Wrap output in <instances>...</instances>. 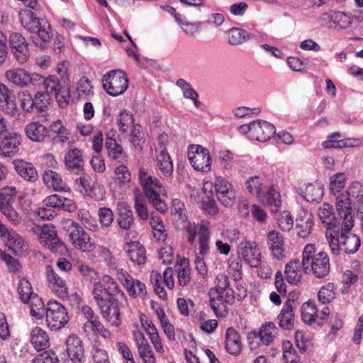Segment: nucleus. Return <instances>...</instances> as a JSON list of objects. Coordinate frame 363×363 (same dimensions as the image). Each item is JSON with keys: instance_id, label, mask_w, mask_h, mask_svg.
I'll return each instance as SVG.
<instances>
[{"instance_id": "obj_44", "label": "nucleus", "mask_w": 363, "mask_h": 363, "mask_svg": "<svg viewBox=\"0 0 363 363\" xmlns=\"http://www.w3.org/2000/svg\"><path fill=\"white\" fill-rule=\"evenodd\" d=\"M302 264L298 259L291 260L285 267L286 279L289 284H297L302 279Z\"/></svg>"}, {"instance_id": "obj_14", "label": "nucleus", "mask_w": 363, "mask_h": 363, "mask_svg": "<svg viewBox=\"0 0 363 363\" xmlns=\"http://www.w3.org/2000/svg\"><path fill=\"white\" fill-rule=\"evenodd\" d=\"M33 231L38 235L40 243L48 247L52 252H58L65 250V246L59 240L53 225L45 224L41 227L37 226L33 229Z\"/></svg>"}, {"instance_id": "obj_38", "label": "nucleus", "mask_w": 363, "mask_h": 363, "mask_svg": "<svg viewBox=\"0 0 363 363\" xmlns=\"http://www.w3.org/2000/svg\"><path fill=\"white\" fill-rule=\"evenodd\" d=\"M104 307L101 306L99 309L103 318L111 325L118 327L121 323V314L118 306L114 301L106 303Z\"/></svg>"}, {"instance_id": "obj_35", "label": "nucleus", "mask_w": 363, "mask_h": 363, "mask_svg": "<svg viewBox=\"0 0 363 363\" xmlns=\"http://www.w3.org/2000/svg\"><path fill=\"white\" fill-rule=\"evenodd\" d=\"M156 166L164 177H169L173 173V162L167 150H155Z\"/></svg>"}, {"instance_id": "obj_4", "label": "nucleus", "mask_w": 363, "mask_h": 363, "mask_svg": "<svg viewBox=\"0 0 363 363\" xmlns=\"http://www.w3.org/2000/svg\"><path fill=\"white\" fill-rule=\"evenodd\" d=\"M342 225L325 233L327 240L329 242L331 251L333 254H339L340 250L342 249L346 253L356 252L361 245V240L358 236L349 232Z\"/></svg>"}, {"instance_id": "obj_46", "label": "nucleus", "mask_w": 363, "mask_h": 363, "mask_svg": "<svg viewBox=\"0 0 363 363\" xmlns=\"http://www.w3.org/2000/svg\"><path fill=\"white\" fill-rule=\"evenodd\" d=\"M279 326L284 330H291L294 325V312L290 301H286L278 315Z\"/></svg>"}, {"instance_id": "obj_32", "label": "nucleus", "mask_w": 363, "mask_h": 363, "mask_svg": "<svg viewBox=\"0 0 363 363\" xmlns=\"http://www.w3.org/2000/svg\"><path fill=\"white\" fill-rule=\"evenodd\" d=\"M113 182L121 191H126L132 186V175L126 165L120 164L115 168Z\"/></svg>"}, {"instance_id": "obj_50", "label": "nucleus", "mask_w": 363, "mask_h": 363, "mask_svg": "<svg viewBox=\"0 0 363 363\" xmlns=\"http://www.w3.org/2000/svg\"><path fill=\"white\" fill-rule=\"evenodd\" d=\"M150 224L154 239L157 242H164L167 238V233L161 217L152 215Z\"/></svg>"}, {"instance_id": "obj_15", "label": "nucleus", "mask_w": 363, "mask_h": 363, "mask_svg": "<svg viewBox=\"0 0 363 363\" xmlns=\"http://www.w3.org/2000/svg\"><path fill=\"white\" fill-rule=\"evenodd\" d=\"M238 257L249 267H257L262 260L261 247L256 241L242 240L238 247Z\"/></svg>"}, {"instance_id": "obj_13", "label": "nucleus", "mask_w": 363, "mask_h": 363, "mask_svg": "<svg viewBox=\"0 0 363 363\" xmlns=\"http://www.w3.org/2000/svg\"><path fill=\"white\" fill-rule=\"evenodd\" d=\"M150 282L153 286L155 293L158 297L165 301L167 299V294L164 288V284L169 290L174 287L175 281L174 271L172 267H167L163 272L162 276L160 272L152 270L150 277Z\"/></svg>"}, {"instance_id": "obj_63", "label": "nucleus", "mask_w": 363, "mask_h": 363, "mask_svg": "<svg viewBox=\"0 0 363 363\" xmlns=\"http://www.w3.org/2000/svg\"><path fill=\"white\" fill-rule=\"evenodd\" d=\"M283 358L286 363H299L300 358L289 340H284L281 345Z\"/></svg>"}, {"instance_id": "obj_61", "label": "nucleus", "mask_w": 363, "mask_h": 363, "mask_svg": "<svg viewBox=\"0 0 363 363\" xmlns=\"http://www.w3.org/2000/svg\"><path fill=\"white\" fill-rule=\"evenodd\" d=\"M177 85L182 89L185 98L191 99L196 107H200L201 102L198 100L199 94L189 83L183 79H179L177 82Z\"/></svg>"}, {"instance_id": "obj_52", "label": "nucleus", "mask_w": 363, "mask_h": 363, "mask_svg": "<svg viewBox=\"0 0 363 363\" xmlns=\"http://www.w3.org/2000/svg\"><path fill=\"white\" fill-rule=\"evenodd\" d=\"M106 147L108 150V155L110 158L118 162H123L126 158V154L123 147L116 140L108 138L106 141Z\"/></svg>"}, {"instance_id": "obj_10", "label": "nucleus", "mask_w": 363, "mask_h": 363, "mask_svg": "<svg viewBox=\"0 0 363 363\" xmlns=\"http://www.w3.org/2000/svg\"><path fill=\"white\" fill-rule=\"evenodd\" d=\"M335 209L338 216L342 218V225L346 230H351L354 225L353 209L352 206V183L342 194L334 196Z\"/></svg>"}, {"instance_id": "obj_21", "label": "nucleus", "mask_w": 363, "mask_h": 363, "mask_svg": "<svg viewBox=\"0 0 363 363\" xmlns=\"http://www.w3.org/2000/svg\"><path fill=\"white\" fill-rule=\"evenodd\" d=\"M0 238L9 250L16 253L26 250L27 245L24 239L13 229H9L0 220Z\"/></svg>"}, {"instance_id": "obj_53", "label": "nucleus", "mask_w": 363, "mask_h": 363, "mask_svg": "<svg viewBox=\"0 0 363 363\" xmlns=\"http://www.w3.org/2000/svg\"><path fill=\"white\" fill-rule=\"evenodd\" d=\"M6 79L21 87L26 86V80L28 78V72L21 68H13L5 72Z\"/></svg>"}, {"instance_id": "obj_64", "label": "nucleus", "mask_w": 363, "mask_h": 363, "mask_svg": "<svg viewBox=\"0 0 363 363\" xmlns=\"http://www.w3.org/2000/svg\"><path fill=\"white\" fill-rule=\"evenodd\" d=\"M50 131L55 134L59 140L62 142H67L69 138V131L60 120L53 121L50 125Z\"/></svg>"}, {"instance_id": "obj_54", "label": "nucleus", "mask_w": 363, "mask_h": 363, "mask_svg": "<svg viewBox=\"0 0 363 363\" xmlns=\"http://www.w3.org/2000/svg\"><path fill=\"white\" fill-rule=\"evenodd\" d=\"M347 176L345 173L339 172L330 177L329 190L333 196L342 194L347 183Z\"/></svg>"}, {"instance_id": "obj_11", "label": "nucleus", "mask_w": 363, "mask_h": 363, "mask_svg": "<svg viewBox=\"0 0 363 363\" xmlns=\"http://www.w3.org/2000/svg\"><path fill=\"white\" fill-rule=\"evenodd\" d=\"M116 277L130 298L133 299L145 298L147 296V291L145 284L139 279H134L126 270L117 269Z\"/></svg>"}, {"instance_id": "obj_57", "label": "nucleus", "mask_w": 363, "mask_h": 363, "mask_svg": "<svg viewBox=\"0 0 363 363\" xmlns=\"http://www.w3.org/2000/svg\"><path fill=\"white\" fill-rule=\"evenodd\" d=\"M118 127L123 133H127L129 130L135 124L133 115L128 110H122L117 118Z\"/></svg>"}, {"instance_id": "obj_51", "label": "nucleus", "mask_w": 363, "mask_h": 363, "mask_svg": "<svg viewBox=\"0 0 363 363\" xmlns=\"http://www.w3.org/2000/svg\"><path fill=\"white\" fill-rule=\"evenodd\" d=\"M339 133H333L328 137V139L323 142L322 145L325 148H343L353 146L354 142L352 139H342Z\"/></svg>"}, {"instance_id": "obj_26", "label": "nucleus", "mask_w": 363, "mask_h": 363, "mask_svg": "<svg viewBox=\"0 0 363 363\" xmlns=\"http://www.w3.org/2000/svg\"><path fill=\"white\" fill-rule=\"evenodd\" d=\"M21 138V134L16 132H11L4 135L0 141V155L12 157L16 155L19 150Z\"/></svg>"}, {"instance_id": "obj_6", "label": "nucleus", "mask_w": 363, "mask_h": 363, "mask_svg": "<svg viewBox=\"0 0 363 363\" xmlns=\"http://www.w3.org/2000/svg\"><path fill=\"white\" fill-rule=\"evenodd\" d=\"M203 191L213 193L214 189L216 196L219 202L228 207L231 206L235 199V192L233 184L223 177H217L215 182L206 181L203 183Z\"/></svg>"}, {"instance_id": "obj_58", "label": "nucleus", "mask_w": 363, "mask_h": 363, "mask_svg": "<svg viewBox=\"0 0 363 363\" xmlns=\"http://www.w3.org/2000/svg\"><path fill=\"white\" fill-rule=\"evenodd\" d=\"M18 191L16 187L6 186L0 189V209L11 206L16 197Z\"/></svg>"}, {"instance_id": "obj_18", "label": "nucleus", "mask_w": 363, "mask_h": 363, "mask_svg": "<svg viewBox=\"0 0 363 363\" xmlns=\"http://www.w3.org/2000/svg\"><path fill=\"white\" fill-rule=\"evenodd\" d=\"M43 85L45 94L55 96L60 107H65L68 104L70 97L69 91L68 89H62L61 84L56 76L50 75L45 78Z\"/></svg>"}, {"instance_id": "obj_7", "label": "nucleus", "mask_w": 363, "mask_h": 363, "mask_svg": "<svg viewBox=\"0 0 363 363\" xmlns=\"http://www.w3.org/2000/svg\"><path fill=\"white\" fill-rule=\"evenodd\" d=\"M129 79L127 74L121 69H113L106 72L102 77V87L110 96H118L128 88Z\"/></svg>"}, {"instance_id": "obj_8", "label": "nucleus", "mask_w": 363, "mask_h": 363, "mask_svg": "<svg viewBox=\"0 0 363 363\" xmlns=\"http://www.w3.org/2000/svg\"><path fill=\"white\" fill-rule=\"evenodd\" d=\"M45 320L50 330L62 329L69 321L67 309L58 301H49L45 308Z\"/></svg>"}, {"instance_id": "obj_25", "label": "nucleus", "mask_w": 363, "mask_h": 363, "mask_svg": "<svg viewBox=\"0 0 363 363\" xmlns=\"http://www.w3.org/2000/svg\"><path fill=\"white\" fill-rule=\"evenodd\" d=\"M267 243L272 256L277 260L285 258V245L283 235L276 230H270L267 235Z\"/></svg>"}, {"instance_id": "obj_40", "label": "nucleus", "mask_w": 363, "mask_h": 363, "mask_svg": "<svg viewBox=\"0 0 363 363\" xmlns=\"http://www.w3.org/2000/svg\"><path fill=\"white\" fill-rule=\"evenodd\" d=\"M25 133L26 137L33 142H43L48 136V130L43 124L33 121L26 126Z\"/></svg>"}, {"instance_id": "obj_1", "label": "nucleus", "mask_w": 363, "mask_h": 363, "mask_svg": "<svg viewBox=\"0 0 363 363\" xmlns=\"http://www.w3.org/2000/svg\"><path fill=\"white\" fill-rule=\"evenodd\" d=\"M301 264L306 274H311L316 278H323L330 272V257L328 253L318 250L313 243H308L303 247Z\"/></svg>"}, {"instance_id": "obj_42", "label": "nucleus", "mask_w": 363, "mask_h": 363, "mask_svg": "<svg viewBox=\"0 0 363 363\" xmlns=\"http://www.w3.org/2000/svg\"><path fill=\"white\" fill-rule=\"evenodd\" d=\"M30 342L37 350H43L50 346V337L48 333L38 326L31 330Z\"/></svg>"}, {"instance_id": "obj_60", "label": "nucleus", "mask_w": 363, "mask_h": 363, "mask_svg": "<svg viewBox=\"0 0 363 363\" xmlns=\"http://www.w3.org/2000/svg\"><path fill=\"white\" fill-rule=\"evenodd\" d=\"M336 296V288L333 283L323 285L318 291V299L323 304L329 303Z\"/></svg>"}, {"instance_id": "obj_2", "label": "nucleus", "mask_w": 363, "mask_h": 363, "mask_svg": "<svg viewBox=\"0 0 363 363\" xmlns=\"http://www.w3.org/2000/svg\"><path fill=\"white\" fill-rule=\"evenodd\" d=\"M248 191L270 208L272 212L278 211L281 205V194L277 184H269L265 177H252L245 183Z\"/></svg>"}, {"instance_id": "obj_20", "label": "nucleus", "mask_w": 363, "mask_h": 363, "mask_svg": "<svg viewBox=\"0 0 363 363\" xmlns=\"http://www.w3.org/2000/svg\"><path fill=\"white\" fill-rule=\"evenodd\" d=\"M329 314L330 309L328 306H325L318 313L314 303L306 302L302 305L301 318L303 322L308 324L316 323L318 325H323L328 320Z\"/></svg>"}, {"instance_id": "obj_62", "label": "nucleus", "mask_w": 363, "mask_h": 363, "mask_svg": "<svg viewBox=\"0 0 363 363\" xmlns=\"http://www.w3.org/2000/svg\"><path fill=\"white\" fill-rule=\"evenodd\" d=\"M101 283L105 286L106 289H108V291H110L109 293L112 296L120 295L125 301L127 300L126 295L121 290L118 284L112 277L110 275L103 276Z\"/></svg>"}, {"instance_id": "obj_45", "label": "nucleus", "mask_w": 363, "mask_h": 363, "mask_svg": "<svg viewBox=\"0 0 363 363\" xmlns=\"http://www.w3.org/2000/svg\"><path fill=\"white\" fill-rule=\"evenodd\" d=\"M18 17L21 26L30 33L35 31L38 26L40 25L41 19L38 18L35 13L30 10H20Z\"/></svg>"}, {"instance_id": "obj_22", "label": "nucleus", "mask_w": 363, "mask_h": 363, "mask_svg": "<svg viewBox=\"0 0 363 363\" xmlns=\"http://www.w3.org/2000/svg\"><path fill=\"white\" fill-rule=\"evenodd\" d=\"M9 45L16 60L21 64L26 62L30 52L28 43L25 38L18 33H13L9 37Z\"/></svg>"}, {"instance_id": "obj_39", "label": "nucleus", "mask_w": 363, "mask_h": 363, "mask_svg": "<svg viewBox=\"0 0 363 363\" xmlns=\"http://www.w3.org/2000/svg\"><path fill=\"white\" fill-rule=\"evenodd\" d=\"M210 228L208 222L202 221L199 225V253L202 257L206 255L210 251Z\"/></svg>"}, {"instance_id": "obj_41", "label": "nucleus", "mask_w": 363, "mask_h": 363, "mask_svg": "<svg viewBox=\"0 0 363 363\" xmlns=\"http://www.w3.org/2000/svg\"><path fill=\"white\" fill-rule=\"evenodd\" d=\"M33 33L36 34V37L33 38V42L40 48H44L52 36L51 26L44 19H41L40 25L38 26L37 29Z\"/></svg>"}, {"instance_id": "obj_16", "label": "nucleus", "mask_w": 363, "mask_h": 363, "mask_svg": "<svg viewBox=\"0 0 363 363\" xmlns=\"http://www.w3.org/2000/svg\"><path fill=\"white\" fill-rule=\"evenodd\" d=\"M139 320L141 327L147 335L156 352L160 355H164V342L152 319L147 314L141 313L139 315Z\"/></svg>"}, {"instance_id": "obj_59", "label": "nucleus", "mask_w": 363, "mask_h": 363, "mask_svg": "<svg viewBox=\"0 0 363 363\" xmlns=\"http://www.w3.org/2000/svg\"><path fill=\"white\" fill-rule=\"evenodd\" d=\"M17 291L21 300L23 303L28 302L33 296L38 295L33 292L30 282L25 278H22L19 280Z\"/></svg>"}, {"instance_id": "obj_43", "label": "nucleus", "mask_w": 363, "mask_h": 363, "mask_svg": "<svg viewBox=\"0 0 363 363\" xmlns=\"http://www.w3.org/2000/svg\"><path fill=\"white\" fill-rule=\"evenodd\" d=\"M314 225L313 217L311 213L303 211L296 218L298 235L301 238H306L311 233Z\"/></svg>"}, {"instance_id": "obj_12", "label": "nucleus", "mask_w": 363, "mask_h": 363, "mask_svg": "<svg viewBox=\"0 0 363 363\" xmlns=\"http://www.w3.org/2000/svg\"><path fill=\"white\" fill-rule=\"evenodd\" d=\"M69 222L71 228L69 238L73 247L84 252L94 251L96 245L90 235L78 223L71 220Z\"/></svg>"}, {"instance_id": "obj_3", "label": "nucleus", "mask_w": 363, "mask_h": 363, "mask_svg": "<svg viewBox=\"0 0 363 363\" xmlns=\"http://www.w3.org/2000/svg\"><path fill=\"white\" fill-rule=\"evenodd\" d=\"M217 281L216 286L211 288L208 292L210 305L218 318H223L228 313L226 304L231 303L234 299L233 291L229 286L226 275L219 274Z\"/></svg>"}, {"instance_id": "obj_19", "label": "nucleus", "mask_w": 363, "mask_h": 363, "mask_svg": "<svg viewBox=\"0 0 363 363\" xmlns=\"http://www.w3.org/2000/svg\"><path fill=\"white\" fill-rule=\"evenodd\" d=\"M133 338L137 348L138 355L143 363H156V357L150 344L143 332L136 325L132 331Z\"/></svg>"}, {"instance_id": "obj_31", "label": "nucleus", "mask_w": 363, "mask_h": 363, "mask_svg": "<svg viewBox=\"0 0 363 363\" xmlns=\"http://www.w3.org/2000/svg\"><path fill=\"white\" fill-rule=\"evenodd\" d=\"M45 184L55 191L69 192L70 188L62 179L61 175L55 171L48 169L43 174Z\"/></svg>"}, {"instance_id": "obj_5", "label": "nucleus", "mask_w": 363, "mask_h": 363, "mask_svg": "<svg viewBox=\"0 0 363 363\" xmlns=\"http://www.w3.org/2000/svg\"><path fill=\"white\" fill-rule=\"evenodd\" d=\"M139 182L146 197L153 206L158 211L165 213L167 211V206L160 198L161 195L165 194V189L160 181L151 176L145 168H140L139 170Z\"/></svg>"}, {"instance_id": "obj_27", "label": "nucleus", "mask_w": 363, "mask_h": 363, "mask_svg": "<svg viewBox=\"0 0 363 363\" xmlns=\"http://www.w3.org/2000/svg\"><path fill=\"white\" fill-rule=\"evenodd\" d=\"M67 352L69 357L74 363H83L84 360V349L82 340L76 335L68 336L67 341Z\"/></svg>"}, {"instance_id": "obj_23", "label": "nucleus", "mask_w": 363, "mask_h": 363, "mask_svg": "<svg viewBox=\"0 0 363 363\" xmlns=\"http://www.w3.org/2000/svg\"><path fill=\"white\" fill-rule=\"evenodd\" d=\"M48 286L58 298L64 299L67 297L68 287L66 281L60 277L51 266L46 267Z\"/></svg>"}, {"instance_id": "obj_48", "label": "nucleus", "mask_w": 363, "mask_h": 363, "mask_svg": "<svg viewBox=\"0 0 363 363\" xmlns=\"http://www.w3.org/2000/svg\"><path fill=\"white\" fill-rule=\"evenodd\" d=\"M0 107L8 113H13L16 110V104L11 91L0 82Z\"/></svg>"}, {"instance_id": "obj_36", "label": "nucleus", "mask_w": 363, "mask_h": 363, "mask_svg": "<svg viewBox=\"0 0 363 363\" xmlns=\"http://www.w3.org/2000/svg\"><path fill=\"white\" fill-rule=\"evenodd\" d=\"M16 172L24 179L35 182L38 178V172L33 164L22 159H16L13 162Z\"/></svg>"}, {"instance_id": "obj_17", "label": "nucleus", "mask_w": 363, "mask_h": 363, "mask_svg": "<svg viewBox=\"0 0 363 363\" xmlns=\"http://www.w3.org/2000/svg\"><path fill=\"white\" fill-rule=\"evenodd\" d=\"M244 131H248V137L252 140L265 142L275 133L274 126L267 121H252L249 125L241 126Z\"/></svg>"}, {"instance_id": "obj_37", "label": "nucleus", "mask_w": 363, "mask_h": 363, "mask_svg": "<svg viewBox=\"0 0 363 363\" xmlns=\"http://www.w3.org/2000/svg\"><path fill=\"white\" fill-rule=\"evenodd\" d=\"M118 215V223L121 228L130 230L134 223L133 212L130 206L125 201H120L117 204Z\"/></svg>"}, {"instance_id": "obj_55", "label": "nucleus", "mask_w": 363, "mask_h": 363, "mask_svg": "<svg viewBox=\"0 0 363 363\" xmlns=\"http://www.w3.org/2000/svg\"><path fill=\"white\" fill-rule=\"evenodd\" d=\"M178 284L181 286H186L191 280V269L189 262L186 259L180 260L175 266Z\"/></svg>"}, {"instance_id": "obj_9", "label": "nucleus", "mask_w": 363, "mask_h": 363, "mask_svg": "<svg viewBox=\"0 0 363 363\" xmlns=\"http://www.w3.org/2000/svg\"><path fill=\"white\" fill-rule=\"evenodd\" d=\"M188 160L194 170L208 173L211 170L212 158L208 148L197 144H191L187 148Z\"/></svg>"}, {"instance_id": "obj_49", "label": "nucleus", "mask_w": 363, "mask_h": 363, "mask_svg": "<svg viewBox=\"0 0 363 363\" xmlns=\"http://www.w3.org/2000/svg\"><path fill=\"white\" fill-rule=\"evenodd\" d=\"M109 292L110 291L106 289L105 286H104L101 281L94 283L92 294L99 308L101 306L104 307L103 305L113 301V296Z\"/></svg>"}, {"instance_id": "obj_24", "label": "nucleus", "mask_w": 363, "mask_h": 363, "mask_svg": "<svg viewBox=\"0 0 363 363\" xmlns=\"http://www.w3.org/2000/svg\"><path fill=\"white\" fill-rule=\"evenodd\" d=\"M320 21L328 28H347L351 25L352 18L345 12L330 11L320 16Z\"/></svg>"}, {"instance_id": "obj_56", "label": "nucleus", "mask_w": 363, "mask_h": 363, "mask_svg": "<svg viewBox=\"0 0 363 363\" xmlns=\"http://www.w3.org/2000/svg\"><path fill=\"white\" fill-rule=\"evenodd\" d=\"M26 303L29 304L30 315L36 320H43L45 315V308L43 301L37 296H33Z\"/></svg>"}, {"instance_id": "obj_34", "label": "nucleus", "mask_w": 363, "mask_h": 363, "mask_svg": "<svg viewBox=\"0 0 363 363\" xmlns=\"http://www.w3.org/2000/svg\"><path fill=\"white\" fill-rule=\"evenodd\" d=\"M124 249L128 257L134 264L141 265L146 262L145 248L139 242L130 241L127 242Z\"/></svg>"}, {"instance_id": "obj_33", "label": "nucleus", "mask_w": 363, "mask_h": 363, "mask_svg": "<svg viewBox=\"0 0 363 363\" xmlns=\"http://www.w3.org/2000/svg\"><path fill=\"white\" fill-rule=\"evenodd\" d=\"M254 337H259L264 345L272 344L278 335V328L272 322L262 324L258 332L253 331L250 333Z\"/></svg>"}, {"instance_id": "obj_28", "label": "nucleus", "mask_w": 363, "mask_h": 363, "mask_svg": "<svg viewBox=\"0 0 363 363\" xmlns=\"http://www.w3.org/2000/svg\"><path fill=\"white\" fill-rule=\"evenodd\" d=\"M82 333L89 339L96 338L99 335L105 339H109L111 337V333L105 328L100 322L99 317L86 320L83 325Z\"/></svg>"}, {"instance_id": "obj_47", "label": "nucleus", "mask_w": 363, "mask_h": 363, "mask_svg": "<svg viewBox=\"0 0 363 363\" xmlns=\"http://www.w3.org/2000/svg\"><path fill=\"white\" fill-rule=\"evenodd\" d=\"M318 216L326 228V232L335 228V227H340L335 219L333 208L329 203H324L318 208Z\"/></svg>"}, {"instance_id": "obj_30", "label": "nucleus", "mask_w": 363, "mask_h": 363, "mask_svg": "<svg viewBox=\"0 0 363 363\" xmlns=\"http://www.w3.org/2000/svg\"><path fill=\"white\" fill-rule=\"evenodd\" d=\"M225 348L231 355H239L242 350L241 336L233 327L227 328L225 335Z\"/></svg>"}, {"instance_id": "obj_29", "label": "nucleus", "mask_w": 363, "mask_h": 363, "mask_svg": "<svg viewBox=\"0 0 363 363\" xmlns=\"http://www.w3.org/2000/svg\"><path fill=\"white\" fill-rule=\"evenodd\" d=\"M65 164L67 169L78 174L84 169V157L81 150L73 147L69 148L65 155Z\"/></svg>"}]
</instances>
